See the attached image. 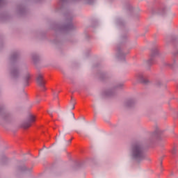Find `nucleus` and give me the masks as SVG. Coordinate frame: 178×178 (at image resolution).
<instances>
[{
	"label": "nucleus",
	"instance_id": "obj_18",
	"mask_svg": "<svg viewBox=\"0 0 178 178\" xmlns=\"http://www.w3.org/2000/svg\"><path fill=\"white\" fill-rule=\"evenodd\" d=\"M31 79V74H30L29 72H26V73L24 74V77H23L24 85L25 86H29V83Z\"/></svg>",
	"mask_w": 178,
	"mask_h": 178
},
{
	"label": "nucleus",
	"instance_id": "obj_23",
	"mask_svg": "<svg viewBox=\"0 0 178 178\" xmlns=\"http://www.w3.org/2000/svg\"><path fill=\"white\" fill-rule=\"evenodd\" d=\"M7 161H8V159L5 156H3L1 160V165H4V163H6Z\"/></svg>",
	"mask_w": 178,
	"mask_h": 178
},
{
	"label": "nucleus",
	"instance_id": "obj_4",
	"mask_svg": "<svg viewBox=\"0 0 178 178\" xmlns=\"http://www.w3.org/2000/svg\"><path fill=\"white\" fill-rule=\"evenodd\" d=\"M163 130L159 127V126L156 125L154 127V130L150 133L149 137L148 138V143L150 144H154L156 141H163Z\"/></svg>",
	"mask_w": 178,
	"mask_h": 178
},
{
	"label": "nucleus",
	"instance_id": "obj_27",
	"mask_svg": "<svg viewBox=\"0 0 178 178\" xmlns=\"http://www.w3.org/2000/svg\"><path fill=\"white\" fill-rule=\"evenodd\" d=\"M126 40H127V35H124L122 37V41H123V42H126Z\"/></svg>",
	"mask_w": 178,
	"mask_h": 178
},
{
	"label": "nucleus",
	"instance_id": "obj_22",
	"mask_svg": "<svg viewBox=\"0 0 178 178\" xmlns=\"http://www.w3.org/2000/svg\"><path fill=\"white\" fill-rule=\"evenodd\" d=\"M18 10L20 15H24V12H26V8L23 6H19Z\"/></svg>",
	"mask_w": 178,
	"mask_h": 178
},
{
	"label": "nucleus",
	"instance_id": "obj_8",
	"mask_svg": "<svg viewBox=\"0 0 178 178\" xmlns=\"http://www.w3.org/2000/svg\"><path fill=\"white\" fill-rule=\"evenodd\" d=\"M137 104V99L134 98H129L124 102V106L125 108H128L129 109H131V108H134L136 104Z\"/></svg>",
	"mask_w": 178,
	"mask_h": 178
},
{
	"label": "nucleus",
	"instance_id": "obj_5",
	"mask_svg": "<svg viewBox=\"0 0 178 178\" xmlns=\"http://www.w3.org/2000/svg\"><path fill=\"white\" fill-rule=\"evenodd\" d=\"M126 46H124V44L123 43H120L117 45V58L119 59V60H122V62L126 60V55H127V53L124 52Z\"/></svg>",
	"mask_w": 178,
	"mask_h": 178
},
{
	"label": "nucleus",
	"instance_id": "obj_30",
	"mask_svg": "<svg viewBox=\"0 0 178 178\" xmlns=\"http://www.w3.org/2000/svg\"><path fill=\"white\" fill-rule=\"evenodd\" d=\"M175 48H177V45L174 44Z\"/></svg>",
	"mask_w": 178,
	"mask_h": 178
},
{
	"label": "nucleus",
	"instance_id": "obj_6",
	"mask_svg": "<svg viewBox=\"0 0 178 178\" xmlns=\"http://www.w3.org/2000/svg\"><path fill=\"white\" fill-rule=\"evenodd\" d=\"M124 84L123 83H118L115 86H114L112 88L106 89L103 92V95L106 97H113L116 94L115 90H120V88H123Z\"/></svg>",
	"mask_w": 178,
	"mask_h": 178
},
{
	"label": "nucleus",
	"instance_id": "obj_28",
	"mask_svg": "<svg viewBox=\"0 0 178 178\" xmlns=\"http://www.w3.org/2000/svg\"><path fill=\"white\" fill-rule=\"evenodd\" d=\"M5 5V0H0V7Z\"/></svg>",
	"mask_w": 178,
	"mask_h": 178
},
{
	"label": "nucleus",
	"instance_id": "obj_24",
	"mask_svg": "<svg viewBox=\"0 0 178 178\" xmlns=\"http://www.w3.org/2000/svg\"><path fill=\"white\" fill-rule=\"evenodd\" d=\"M163 85L162 81H157L155 83V86H156V87H161V86Z\"/></svg>",
	"mask_w": 178,
	"mask_h": 178
},
{
	"label": "nucleus",
	"instance_id": "obj_26",
	"mask_svg": "<svg viewBox=\"0 0 178 178\" xmlns=\"http://www.w3.org/2000/svg\"><path fill=\"white\" fill-rule=\"evenodd\" d=\"M176 151H177L176 147H173L171 149L170 152H171V154H172V155H175V154H176Z\"/></svg>",
	"mask_w": 178,
	"mask_h": 178
},
{
	"label": "nucleus",
	"instance_id": "obj_14",
	"mask_svg": "<svg viewBox=\"0 0 178 178\" xmlns=\"http://www.w3.org/2000/svg\"><path fill=\"white\" fill-rule=\"evenodd\" d=\"M165 8H163L161 9H152V15H165Z\"/></svg>",
	"mask_w": 178,
	"mask_h": 178
},
{
	"label": "nucleus",
	"instance_id": "obj_33",
	"mask_svg": "<svg viewBox=\"0 0 178 178\" xmlns=\"http://www.w3.org/2000/svg\"><path fill=\"white\" fill-rule=\"evenodd\" d=\"M72 109H74V106H73Z\"/></svg>",
	"mask_w": 178,
	"mask_h": 178
},
{
	"label": "nucleus",
	"instance_id": "obj_25",
	"mask_svg": "<svg viewBox=\"0 0 178 178\" xmlns=\"http://www.w3.org/2000/svg\"><path fill=\"white\" fill-rule=\"evenodd\" d=\"M172 55L175 58H176V56H178V49L176 50L175 51H173L172 53Z\"/></svg>",
	"mask_w": 178,
	"mask_h": 178
},
{
	"label": "nucleus",
	"instance_id": "obj_3",
	"mask_svg": "<svg viewBox=\"0 0 178 178\" xmlns=\"http://www.w3.org/2000/svg\"><path fill=\"white\" fill-rule=\"evenodd\" d=\"M73 17L74 16L72 14H67L64 24L60 26L58 30H60V31H73V30H76V27L73 24Z\"/></svg>",
	"mask_w": 178,
	"mask_h": 178
},
{
	"label": "nucleus",
	"instance_id": "obj_17",
	"mask_svg": "<svg viewBox=\"0 0 178 178\" xmlns=\"http://www.w3.org/2000/svg\"><path fill=\"white\" fill-rule=\"evenodd\" d=\"M164 66H168L171 70H176L177 68V64L176 63V58L173 59V63H165Z\"/></svg>",
	"mask_w": 178,
	"mask_h": 178
},
{
	"label": "nucleus",
	"instance_id": "obj_11",
	"mask_svg": "<svg viewBox=\"0 0 178 178\" xmlns=\"http://www.w3.org/2000/svg\"><path fill=\"white\" fill-rule=\"evenodd\" d=\"M128 10H129V12H131V13H133V16L135 19H138V17H140V9L138 8H134V7H133V6L129 5L128 6Z\"/></svg>",
	"mask_w": 178,
	"mask_h": 178
},
{
	"label": "nucleus",
	"instance_id": "obj_2",
	"mask_svg": "<svg viewBox=\"0 0 178 178\" xmlns=\"http://www.w3.org/2000/svg\"><path fill=\"white\" fill-rule=\"evenodd\" d=\"M19 58H20V54L17 51L13 52L10 58V62L11 63H13V65L10 68V75L11 79H13V80H17V79H19L22 74V72H20V68H19V66L13 64Z\"/></svg>",
	"mask_w": 178,
	"mask_h": 178
},
{
	"label": "nucleus",
	"instance_id": "obj_19",
	"mask_svg": "<svg viewBox=\"0 0 178 178\" xmlns=\"http://www.w3.org/2000/svg\"><path fill=\"white\" fill-rule=\"evenodd\" d=\"M99 77L100 80H102L103 81H105V80H108V79H110L109 75L106 74V73L104 72L99 73Z\"/></svg>",
	"mask_w": 178,
	"mask_h": 178
},
{
	"label": "nucleus",
	"instance_id": "obj_10",
	"mask_svg": "<svg viewBox=\"0 0 178 178\" xmlns=\"http://www.w3.org/2000/svg\"><path fill=\"white\" fill-rule=\"evenodd\" d=\"M0 115L1 118L6 121L9 120V119L12 118V115L5 110V107H3V106H0Z\"/></svg>",
	"mask_w": 178,
	"mask_h": 178
},
{
	"label": "nucleus",
	"instance_id": "obj_12",
	"mask_svg": "<svg viewBox=\"0 0 178 178\" xmlns=\"http://www.w3.org/2000/svg\"><path fill=\"white\" fill-rule=\"evenodd\" d=\"M149 56L154 59L156 56H161V52L159 51V47H158V46H155L151 49Z\"/></svg>",
	"mask_w": 178,
	"mask_h": 178
},
{
	"label": "nucleus",
	"instance_id": "obj_20",
	"mask_svg": "<svg viewBox=\"0 0 178 178\" xmlns=\"http://www.w3.org/2000/svg\"><path fill=\"white\" fill-rule=\"evenodd\" d=\"M32 168H27V167L26 165H23V166H19L18 167V170L19 172H31Z\"/></svg>",
	"mask_w": 178,
	"mask_h": 178
},
{
	"label": "nucleus",
	"instance_id": "obj_21",
	"mask_svg": "<svg viewBox=\"0 0 178 178\" xmlns=\"http://www.w3.org/2000/svg\"><path fill=\"white\" fill-rule=\"evenodd\" d=\"M32 59L34 63H38L40 62V56L35 54H32Z\"/></svg>",
	"mask_w": 178,
	"mask_h": 178
},
{
	"label": "nucleus",
	"instance_id": "obj_7",
	"mask_svg": "<svg viewBox=\"0 0 178 178\" xmlns=\"http://www.w3.org/2000/svg\"><path fill=\"white\" fill-rule=\"evenodd\" d=\"M34 122H35V117L33 115H29L27 118V120L22 123L21 127L26 130L31 127V123Z\"/></svg>",
	"mask_w": 178,
	"mask_h": 178
},
{
	"label": "nucleus",
	"instance_id": "obj_29",
	"mask_svg": "<svg viewBox=\"0 0 178 178\" xmlns=\"http://www.w3.org/2000/svg\"><path fill=\"white\" fill-rule=\"evenodd\" d=\"M47 113H49V115L52 118L54 115H52V113L47 111Z\"/></svg>",
	"mask_w": 178,
	"mask_h": 178
},
{
	"label": "nucleus",
	"instance_id": "obj_1",
	"mask_svg": "<svg viewBox=\"0 0 178 178\" xmlns=\"http://www.w3.org/2000/svg\"><path fill=\"white\" fill-rule=\"evenodd\" d=\"M131 159L135 162H142L147 159V154L145 153V147L143 143L138 141L134 143L131 146Z\"/></svg>",
	"mask_w": 178,
	"mask_h": 178
},
{
	"label": "nucleus",
	"instance_id": "obj_31",
	"mask_svg": "<svg viewBox=\"0 0 178 178\" xmlns=\"http://www.w3.org/2000/svg\"><path fill=\"white\" fill-rule=\"evenodd\" d=\"M69 143H72V139H70V140H69Z\"/></svg>",
	"mask_w": 178,
	"mask_h": 178
},
{
	"label": "nucleus",
	"instance_id": "obj_16",
	"mask_svg": "<svg viewBox=\"0 0 178 178\" xmlns=\"http://www.w3.org/2000/svg\"><path fill=\"white\" fill-rule=\"evenodd\" d=\"M178 41V35H172L166 39V44L169 45L170 42H177Z\"/></svg>",
	"mask_w": 178,
	"mask_h": 178
},
{
	"label": "nucleus",
	"instance_id": "obj_15",
	"mask_svg": "<svg viewBox=\"0 0 178 178\" xmlns=\"http://www.w3.org/2000/svg\"><path fill=\"white\" fill-rule=\"evenodd\" d=\"M154 60H155V58H154L152 56H149V58L145 61V63L147 65V70H151V66L154 65Z\"/></svg>",
	"mask_w": 178,
	"mask_h": 178
},
{
	"label": "nucleus",
	"instance_id": "obj_32",
	"mask_svg": "<svg viewBox=\"0 0 178 178\" xmlns=\"http://www.w3.org/2000/svg\"><path fill=\"white\" fill-rule=\"evenodd\" d=\"M160 165H161V166H162V161H161Z\"/></svg>",
	"mask_w": 178,
	"mask_h": 178
},
{
	"label": "nucleus",
	"instance_id": "obj_34",
	"mask_svg": "<svg viewBox=\"0 0 178 178\" xmlns=\"http://www.w3.org/2000/svg\"><path fill=\"white\" fill-rule=\"evenodd\" d=\"M171 175H173V172H172Z\"/></svg>",
	"mask_w": 178,
	"mask_h": 178
},
{
	"label": "nucleus",
	"instance_id": "obj_13",
	"mask_svg": "<svg viewBox=\"0 0 178 178\" xmlns=\"http://www.w3.org/2000/svg\"><path fill=\"white\" fill-rule=\"evenodd\" d=\"M36 83L40 87L45 90V81H44V76L42 74H38L36 76Z\"/></svg>",
	"mask_w": 178,
	"mask_h": 178
},
{
	"label": "nucleus",
	"instance_id": "obj_9",
	"mask_svg": "<svg viewBox=\"0 0 178 178\" xmlns=\"http://www.w3.org/2000/svg\"><path fill=\"white\" fill-rule=\"evenodd\" d=\"M136 79L140 81V83H142V84L147 85L151 83V81L147 78L145 75L143 73H139L136 75Z\"/></svg>",
	"mask_w": 178,
	"mask_h": 178
}]
</instances>
